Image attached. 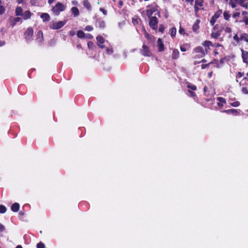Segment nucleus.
Returning <instances> with one entry per match:
<instances>
[{
    "mask_svg": "<svg viewBox=\"0 0 248 248\" xmlns=\"http://www.w3.org/2000/svg\"><path fill=\"white\" fill-rule=\"evenodd\" d=\"M65 9V6L60 2H58L51 9L53 14L55 16H59L61 12Z\"/></svg>",
    "mask_w": 248,
    "mask_h": 248,
    "instance_id": "1",
    "label": "nucleus"
},
{
    "mask_svg": "<svg viewBox=\"0 0 248 248\" xmlns=\"http://www.w3.org/2000/svg\"><path fill=\"white\" fill-rule=\"evenodd\" d=\"M239 85L242 86L241 91L242 93L248 94V79L246 77L244 78L242 81L239 83Z\"/></svg>",
    "mask_w": 248,
    "mask_h": 248,
    "instance_id": "2",
    "label": "nucleus"
},
{
    "mask_svg": "<svg viewBox=\"0 0 248 248\" xmlns=\"http://www.w3.org/2000/svg\"><path fill=\"white\" fill-rule=\"evenodd\" d=\"M140 54L145 57H151L152 56V53L149 47L146 45L143 44L142 48L140 49Z\"/></svg>",
    "mask_w": 248,
    "mask_h": 248,
    "instance_id": "3",
    "label": "nucleus"
},
{
    "mask_svg": "<svg viewBox=\"0 0 248 248\" xmlns=\"http://www.w3.org/2000/svg\"><path fill=\"white\" fill-rule=\"evenodd\" d=\"M149 9L146 10L147 16L149 18L152 17V15L158 11V6L156 4H151L147 7Z\"/></svg>",
    "mask_w": 248,
    "mask_h": 248,
    "instance_id": "4",
    "label": "nucleus"
},
{
    "mask_svg": "<svg viewBox=\"0 0 248 248\" xmlns=\"http://www.w3.org/2000/svg\"><path fill=\"white\" fill-rule=\"evenodd\" d=\"M66 20L54 22L50 26V28L52 30H58L62 28L66 24Z\"/></svg>",
    "mask_w": 248,
    "mask_h": 248,
    "instance_id": "5",
    "label": "nucleus"
},
{
    "mask_svg": "<svg viewBox=\"0 0 248 248\" xmlns=\"http://www.w3.org/2000/svg\"><path fill=\"white\" fill-rule=\"evenodd\" d=\"M149 20V24L150 27L154 30H156L157 29V24L158 23V20L156 16L150 17Z\"/></svg>",
    "mask_w": 248,
    "mask_h": 248,
    "instance_id": "6",
    "label": "nucleus"
},
{
    "mask_svg": "<svg viewBox=\"0 0 248 248\" xmlns=\"http://www.w3.org/2000/svg\"><path fill=\"white\" fill-rule=\"evenodd\" d=\"M33 35V30L32 28L29 27L24 33L25 38L27 41H31Z\"/></svg>",
    "mask_w": 248,
    "mask_h": 248,
    "instance_id": "7",
    "label": "nucleus"
},
{
    "mask_svg": "<svg viewBox=\"0 0 248 248\" xmlns=\"http://www.w3.org/2000/svg\"><path fill=\"white\" fill-rule=\"evenodd\" d=\"M193 51L196 53L200 54L201 57H204L207 55V50H204L202 46H198L193 49Z\"/></svg>",
    "mask_w": 248,
    "mask_h": 248,
    "instance_id": "8",
    "label": "nucleus"
},
{
    "mask_svg": "<svg viewBox=\"0 0 248 248\" xmlns=\"http://www.w3.org/2000/svg\"><path fill=\"white\" fill-rule=\"evenodd\" d=\"M222 14V10L219 9L218 10L214 15V16L212 17L210 23L212 26H214L217 19L219 18Z\"/></svg>",
    "mask_w": 248,
    "mask_h": 248,
    "instance_id": "9",
    "label": "nucleus"
},
{
    "mask_svg": "<svg viewBox=\"0 0 248 248\" xmlns=\"http://www.w3.org/2000/svg\"><path fill=\"white\" fill-rule=\"evenodd\" d=\"M241 51L243 62L246 64L247 66H248V51L244 50L243 48L241 49Z\"/></svg>",
    "mask_w": 248,
    "mask_h": 248,
    "instance_id": "10",
    "label": "nucleus"
},
{
    "mask_svg": "<svg viewBox=\"0 0 248 248\" xmlns=\"http://www.w3.org/2000/svg\"><path fill=\"white\" fill-rule=\"evenodd\" d=\"M241 110L240 109H229L227 110H222L221 112L226 113L228 114H232L234 116H237L239 114Z\"/></svg>",
    "mask_w": 248,
    "mask_h": 248,
    "instance_id": "11",
    "label": "nucleus"
},
{
    "mask_svg": "<svg viewBox=\"0 0 248 248\" xmlns=\"http://www.w3.org/2000/svg\"><path fill=\"white\" fill-rule=\"evenodd\" d=\"M157 45L158 48V51L159 52H162L164 50L165 46L162 39H158L157 41Z\"/></svg>",
    "mask_w": 248,
    "mask_h": 248,
    "instance_id": "12",
    "label": "nucleus"
},
{
    "mask_svg": "<svg viewBox=\"0 0 248 248\" xmlns=\"http://www.w3.org/2000/svg\"><path fill=\"white\" fill-rule=\"evenodd\" d=\"M202 46L205 47L204 50H207V54L209 53L210 49V46H212V42L210 41L206 40L202 44Z\"/></svg>",
    "mask_w": 248,
    "mask_h": 248,
    "instance_id": "13",
    "label": "nucleus"
},
{
    "mask_svg": "<svg viewBox=\"0 0 248 248\" xmlns=\"http://www.w3.org/2000/svg\"><path fill=\"white\" fill-rule=\"evenodd\" d=\"M82 4L87 11H91L92 10V5L88 0H84Z\"/></svg>",
    "mask_w": 248,
    "mask_h": 248,
    "instance_id": "14",
    "label": "nucleus"
},
{
    "mask_svg": "<svg viewBox=\"0 0 248 248\" xmlns=\"http://www.w3.org/2000/svg\"><path fill=\"white\" fill-rule=\"evenodd\" d=\"M180 53L177 49L174 48L173 49V51L171 55L172 60H176L179 57Z\"/></svg>",
    "mask_w": 248,
    "mask_h": 248,
    "instance_id": "15",
    "label": "nucleus"
},
{
    "mask_svg": "<svg viewBox=\"0 0 248 248\" xmlns=\"http://www.w3.org/2000/svg\"><path fill=\"white\" fill-rule=\"evenodd\" d=\"M217 100L219 101V102L217 103V106L219 108L222 107L224 104L226 103L225 99L222 97H217Z\"/></svg>",
    "mask_w": 248,
    "mask_h": 248,
    "instance_id": "16",
    "label": "nucleus"
},
{
    "mask_svg": "<svg viewBox=\"0 0 248 248\" xmlns=\"http://www.w3.org/2000/svg\"><path fill=\"white\" fill-rule=\"evenodd\" d=\"M40 17L44 22L48 21L50 19L49 15L46 13H42Z\"/></svg>",
    "mask_w": 248,
    "mask_h": 248,
    "instance_id": "17",
    "label": "nucleus"
},
{
    "mask_svg": "<svg viewBox=\"0 0 248 248\" xmlns=\"http://www.w3.org/2000/svg\"><path fill=\"white\" fill-rule=\"evenodd\" d=\"M36 40L40 42H42L44 40L43 33L42 31H39L36 34Z\"/></svg>",
    "mask_w": 248,
    "mask_h": 248,
    "instance_id": "18",
    "label": "nucleus"
},
{
    "mask_svg": "<svg viewBox=\"0 0 248 248\" xmlns=\"http://www.w3.org/2000/svg\"><path fill=\"white\" fill-rule=\"evenodd\" d=\"M20 205L18 203L16 202L13 204L11 206V210L14 212H17L19 209Z\"/></svg>",
    "mask_w": 248,
    "mask_h": 248,
    "instance_id": "19",
    "label": "nucleus"
},
{
    "mask_svg": "<svg viewBox=\"0 0 248 248\" xmlns=\"http://www.w3.org/2000/svg\"><path fill=\"white\" fill-rule=\"evenodd\" d=\"M71 11L75 17L79 15V11L77 7H73L71 9Z\"/></svg>",
    "mask_w": 248,
    "mask_h": 248,
    "instance_id": "20",
    "label": "nucleus"
},
{
    "mask_svg": "<svg viewBox=\"0 0 248 248\" xmlns=\"http://www.w3.org/2000/svg\"><path fill=\"white\" fill-rule=\"evenodd\" d=\"M22 16H23V17L24 19L26 20V19H29L31 18V13L29 10L26 11L24 13V14L22 15Z\"/></svg>",
    "mask_w": 248,
    "mask_h": 248,
    "instance_id": "21",
    "label": "nucleus"
},
{
    "mask_svg": "<svg viewBox=\"0 0 248 248\" xmlns=\"http://www.w3.org/2000/svg\"><path fill=\"white\" fill-rule=\"evenodd\" d=\"M144 36L148 40H149L150 41H152L154 39V38H155L154 36L153 35L148 33L145 31V30H144Z\"/></svg>",
    "mask_w": 248,
    "mask_h": 248,
    "instance_id": "22",
    "label": "nucleus"
},
{
    "mask_svg": "<svg viewBox=\"0 0 248 248\" xmlns=\"http://www.w3.org/2000/svg\"><path fill=\"white\" fill-rule=\"evenodd\" d=\"M240 0H230L229 4L232 8H234L236 7V4L239 3Z\"/></svg>",
    "mask_w": 248,
    "mask_h": 248,
    "instance_id": "23",
    "label": "nucleus"
},
{
    "mask_svg": "<svg viewBox=\"0 0 248 248\" xmlns=\"http://www.w3.org/2000/svg\"><path fill=\"white\" fill-rule=\"evenodd\" d=\"M20 20H21V18H20V17H15L13 19H11V26L12 27H14L17 22L20 21Z\"/></svg>",
    "mask_w": 248,
    "mask_h": 248,
    "instance_id": "24",
    "label": "nucleus"
},
{
    "mask_svg": "<svg viewBox=\"0 0 248 248\" xmlns=\"http://www.w3.org/2000/svg\"><path fill=\"white\" fill-rule=\"evenodd\" d=\"M241 6L248 8V0H240L238 3Z\"/></svg>",
    "mask_w": 248,
    "mask_h": 248,
    "instance_id": "25",
    "label": "nucleus"
},
{
    "mask_svg": "<svg viewBox=\"0 0 248 248\" xmlns=\"http://www.w3.org/2000/svg\"><path fill=\"white\" fill-rule=\"evenodd\" d=\"M240 41L244 40L248 43V34L246 33L241 34L240 37Z\"/></svg>",
    "mask_w": 248,
    "mask_h": 248,
    "instance_id": "26",
    "label": "nucleus"
},
{
    "mask_svg": "<svg viewBox=\"0 0 248 248\" xmlns=\"http://www.w3.org/2000/svg\"><path fill=\"white\" fill-rule=\"evenodd\" d=\"M200 23L199 20H197L196 22L192 26V30L194 32H196L199 28V24Z\"/></svg>",
    "mask_w": 248,
    "mask_h": 248,
    "instance_id": "27",
    "label": "nucleus"
},
{
    "mask_svg": "<svg viewBox=\"0 0 248 248\" xmlns=\"http://www.w3.org/2000/svg\"><path fill=\"white\" fill-rule=\"evenodd\" d=\"M23 10L22 8L21 7H17L16 9V16H22Z\"/></svg>",
    "mask_w": 248,
    "mask_h": 248,
    "instance_id": "28",
    "label": "nucleus"
},
{
    "mask_svg": "<svg viewBox=\"0 0 248 248\" xmlns=\"http://www.w3.org/2000/svg\"><path fill=\"white\" fill-rule=\"evenodd\" d=\"M170 34L172 38L175 36L176 33V29L175 27H172L170 29Z\"/></svg>",
    "mask_w": 248,
    "mask_h": 248,
    "instance_id": "29",
    "label": "nucleus"
},
{
    "mask_svg": "<svg viewBox=\"0 0 248 248\" xmlns=\"http://www.w3.org/2000/svg\"><path fill=\"white\" fill-rule=\"evenodd\" d=\"M220 35V31H217L216 32H212L211 34V36L212 38L217 39L219 36Z\"/></svg>",
    "mask_w": 248,
    "mask_h": 248,
    "instance_id": "30",
    "label": "nucleus"
},
{
    "mask_svg": "<svg viewBox=\"0 0 248 248\" xmlns=\"http://www.w3.org/2000/svg\"><path fill=\"white\" fill-rule=\"evenodd\" d=\"M77 35L79 38H84L85 37V33L81 30L78 31H77Z\"/></svg>",
    "mask_w": 248,
    "mask_h": 248,
    "instance_id": "31",
    "label": "nucleus"
},
{
    "mask_svg": "<svg viewBox=\"0 0 248 248\" xmlns=\"http://www.w3.org/2000/svg\"><path fill=\"white\" fill-rule=\"evenodd\" d=\"M96 40H97V44H103L104 43V42H105L104 38L102 36H97L96 37Z\"/></svg>",
    "mask_w": 248,
    "mask_h": 248,
    "instance_id": "32",
    "label": "nucleus"
},
{
    "mask_svg": "<svg viewBox=\"0 0 248 248\" xmlns=\"http://www.w3.org/2000/svg\"><path fill=\"white\" fill-rule=\"evenodd\" d=\"M223 16L225 20L228 21L230 18L231 15L228 11H224L223 13Z\"/></svg>",
    "mask_w": 248,
    "mask_h": 248,
    "instance_id": "33",
    "label": "nucleus"
},
{
    "mask_svg": "<svg viewBox=\"0 0 248 248\" xmlns=\"http://www.w3.org/2000/svg\"><path fill=\"white\" fill-rule=\"evenodd\" d=\"M187 87L188 89V90H192V91H196L197 90V87L196 85L191 84L190 83H188L187 85Z\"/></svg>",
    "mask_w": 248,
    "mask_h": 248,
    "instance_id": "34",
    "label": "nucleus"
},
{
    "mask_svg": "<svg viewBox=\"0 0 248 248\" xmlns=\"http://www.w3.org/2000/svg\"><path fill=\"white\" fill-rule=\"evenodd\" d=\"M203 0H196L195 1V5L199 7H202L203 6Z\"/></svg>",
    "mask_w": 248,
    "mask_h": 248,
    "instance_id": "35",
    "label": "nucleus"
},
{
    "mask_svg": "<svg viewBox=\"0 0 248 248\" xmlns=\"http://www.w3.org/2000/svg\"><path fill=\"white\" fill-rule=\"evenodd\" d=\"M7 211L6 207L3 205H0V213L3 214L5 213Z\"/></svg>",
    "mask_w": 248,
    "mask_h": 248,
    "instance_id": "36",
    "label": "nucleus"
},
{
    "mask_svg": "<svg viewBox=\"0 0 248 248\" xmlns=\"http://www.w3.org/2000/svg\"><path fill=\"white\" fill-rule=\"evenodd\" d=\"M98 24L99 27L101 29H104L106 26L105 23L104 21H103V20L99 21L98 22Z\"/></svg>",
    "mask_w": 248,
    "mask_h": 248,
    "instance_id": "37",
    "label": "nucleus"
},
{
    "mask_svg": "<svg viewBox=\"0 0 248 248\" xmlns=\"http://www.w3.org/2000/svg\"><path fill=\"white\" fill-rule=\"evenodd\" d=\"M230 105L234 107H237L240 105V103L238 101H236L232 103H230Z\"/></svg>",
    "mask_w": 248,
    "mask_h": 248,
    "instance_id": "38",
    "label": "nucleus"
},
{
    "mask_svg": "<svg viewBox=\"0 0 248 248\" xmlns=\"http://www.w3.org/2000/svg\"><path fill=\"white\" fill-rule=\"evenodd\" d=\"M244 73L241 72H238L237 73V74L236 76V81L237 82H238L237 78L242 77L244 76Z\"/></svg>",
    "mask_w": 248,
    "mask_h": 248,
    "instance_id": "39",
    "label": "nucleus"
},
{
    "mask_svg": "<svg viewBox=\"0 0 248 248\" xmlns=\"http://www.w3.org/2000/svg\"><path fill=\"white\" fill-rule=\"evenodd\" d=\"M165 28L163 24L159 25V29H158V31L159 32H160L161 33H163L165 31Z\"/></svg>",
    "mask_w": 248,
    "mask_h": 248,
    "instance_id": "40",
    "label": "nucleus"
},
{
    "mask_svg": "<svg viewBox=\"0 0 248 248\" xmlns=\"http://www.w3.org/2000/svg\"><path fill=\"white\" fill-rule=\"evenodd\" d=\"M108 55L111 54L113 53L112 47H108L106 49Z\"/></svg>",
    "mask_w": 248,
    "mask_h": 248,
    "instance_id": "41",
    "label": "nucleus"
},
{
    "mask_svg": "<svg viewBox=\"0 0 248 248\" xmlns=\"http://www.w3.org/2000/svg\"><path fill=\"white\" fill-rule=\"evenodd\" d=\"M93 27L91 25H88L85 27V30L86 31H91L93 30Z\"/></svg>",
    "mask_w": 248,
    "mask_h": 248,
    "instance_id": "42",
    "label": "nucleus"
},
{
    "mask_svg": "<svg viewBox=\"0 0 248 248\" xmlns=\"http://www.w3.org/2000/svg\"><path fill=\"white\" fill-rule=\"evenodd\" d=\"M37 248H45V244L40 242L37 244Z\"/></svg>",
    "mask_w": 248,
    "mask_h": 248,
    "instance_id": "43",
    "label": "nucleus"
},
{
    "mask_svg": "<svg viewBox=\"0 0 248 248\" xmlns=\"http://www.w3.org/2000/svg\"><path fill=\"white\" fill-rule=\"evenodd\" d=\"M5 9L2 5H0V15H1L4 13Z\"/></svg>",
    "mask_w": 248,
    "mask_h": 248,
    "instance_id": "44",
    "label": "nucleus"
},
{
    "mask_svg": "<svg viewBox=\"0 0 248 248\" xmlns=\"http://www.w3.org/2000/svg\"><path fill=\"white\" fill-rule=\"evenodd\" d=\"M233 39L234 40L236 41L237 43L239 42L240 41V37H238L236 34L233 36Z\"/></svg>",
    "mask_w": 248,
    "mask_h": 248,
    "instance_id": "45",
    "label": "nucleus"
},
{
    "mask_svg": "<svg viewBox=\"0 0 248 248\" xmlns=\"http://www.w3.org/2000/svg\"><path fill=\"white\" fill-rule=\"evenodd\" d=\"M222 46V45L218 43H214V44L212 43V46L215 47H218Z\"/></svg>",
    "mask_w": 248,
    "mask_h": 248,
    "instance_id": "46",
    "label": "nucleus"
},
{
    "mask_svg": "<svg viewBox=\"0 0 248 248\" xmlns=\"http://www.w3.org/2000/svg\"><path fill=\"white\" fill-rule=\"evenodd\" d=\"M188 91L189 93H190V95L191 97H194L196 96V93H194V92H193L190 90H188Z\"/></svg>",
    "mask_w": 248,
    "mask_h": 248,
    "instance_id": "47",
    "label": "nucleus"
},
{
    "mask_svg": "<svg viewBox=\"0 0 248 248\" xmlns=\"http://www.w3.org/2000/svg\"><path fill=\"white\" fill-rule=\"evenodd\" d=\"M240 15V13L239 12H235L232 15V17L234 18H236L239 17Z\"/></svg>",
    "mask_w": 248,
    "mask_h": 248,
    "instance_id": "48",
    "label": "nucleus"
},
{
    "mask_svg": "<svg viewBox=\"0 0 248 248\" xmlns=\"http://www.w3.org/2000/svg\"><path fill=\"white\" fill-rule=\"evenodd\" d=\"M212 62H209L207 64H202L201 65L202 69H205L206 67H207Z\"/></svg>",
    "mask_w": 248,
    "mask_h": 248,
    "instance_id": "49",
    "label": "nucleus"
},
{
    "mask_svg": "<svg viewBox=\"0 0 248 248\" xmlns=\"http://www.w3.org/2000/svg\"><path fill=\"white\" fill-rule=\"evenodd\" d=\"M179 32L181 34H185V30L181 28V27H180V29H179Z\"/></svg>",
    "mask_w": 248,
    "mask_h": 248,
    "instance_id": "50",
    "label": "nucleus"
},
{
    "mask_svg": "<svg viewBox=\"0 0 248 248\" xmlns=\"http://www.w3.org/2000/svg\"><path fill=\"white\" fill-rule=\"evenodd\" d=\"M5 230V227L3 225L0 223V233L3 232Z\"/></svg>",
    "mask_w": 248,
    "mask_h": 248,
    "instance_id": "51",
    "label": "nucleus"
},
{
    "mask_svg": "<svg viewBox=\"0 0 248 248\" xmlns=\"http://www.w3.org/2000/svg\"><path fill=\"white\" fill-rule=\"evenodd\" d=\"M99 10L103 13L104 15H107V11L103 8H100Z\"/></svg>",
    "mask_w": 248,
    "mask_h": 248,
    "instance_id": "52",
    "label": "nucleus"
},
{
    "mask_svg": "<svg viewBox=\"0 0 248 248\" xmlns=\"http://www.w3.org/2000/svg\"><path fill=\"white\" fill-rule=\"evenodd\" d=\"M243 21L245 23L246 25H248V17L245 16L244 18Z\"/></svg>",
    "mask_w": 248,
    "mask_h": 248,
    "instance_id": "53",
    "label": "nucleus"
},
{
    "mask_svg": "<svg viewBox=\"0 0 248 248\" xmlns=\"http://www.w3.org/2000/svg\"><path fill=\"white\" fill-rule=\"evenodd\" d=\"M225 31L227 33H230L232 32V29L230 27H226L225 29Z\"/></svg>",
    "mask_w": 248,
    "mask_h": 248,
    "instance_id": "54",
    "label": "nucleus"
},
{
    "mask_svg": "<svg viewBox=\"0 0 248 248\" xmlns=\"http://www.w3.org/2000/svg\"><path fill=\"white\" fill-rule=\"evenodd\" d=\"M180 50L182 52H185L187 50V49L186 48L185 46H180Z\"/></svg>",
    "mask_w": 248,
    "mask_h": 248,
    "instance_id": "55",
    "label": "nucleus"
},
{
    "mask_svg": "<svg viewBox=\"0 0 248 248\" xmlns=\"http://www.w3.org/2000/svg\"><path fill=\"white\" fill-rule=\"evenodd\" d=\"M119 8H121L124 5L123 1L122 0H120L118 2Z\"/></svg>",
    "mask_w": 248,
    "mask_h": 248,
    "instance_id": "56",
    "label": "nucleus"
},
{
    "mask_svg": "<svg viewBox=\"0 0 248 248\" xmlns=\"http://www.w3.org/2000/svg\"><path fill=\"white\" fill-rule=\"evenodd\" d=\"M200 10L199 6L194 5V10L196 13H197Z\"/></svg>",
    "mask_w": 248,
    "mask_h": 248,
    "instance_id": "57",
    "label": "nucleus"
},
{
    "mask_svg": "<svg viewBox=\"0 0 248 248\" xmlns=\"http://www.w3.org/2000/svg\"><path fill=\"white\" fill-rule=\"evenodd\" d=\"M202 57H201L200 56V54H199V53H198V54L195 55L194 56V59L201 58H202Z\"/></svg>",
    "mask_w": 248,
    "mask_h": 248,
    "instance_id": "58",
    "label": "nucleus"
},
{
    "mask_svg": "<svg viewBox=\"0 0 248 248\" xmlns=\"http://www.w3.org/2000/svg\"><path fill=\"white\" fill-rule=\"evenodd\" d=\"M93 44L92 42L91 41H89L88 43V47L90 48V47H91L93 46Z\"/></svg>",
    "mask_w": 248,
    "mask_h": 248,
    "instance_id": "59",
    "label": "nucleus"
},
{
    "mask_svg": "<svg viewBox=\"0 0 248 248\" xmlns=\"http://www.w3.org/2000/svg\"><path fill=\"white\" fill-rule=\"evenodd\" d=\"M72 3L75 5H78V1L77 0H73L72 1Z\"/></svg>",
    "mask_w": 248,
    "mask_h": 248,
    "instance_id": "60",
    "label": "nucleus"
},
{
    "mask_svg": "<svg viewBox=\"0 0 248 248\" xmlns=\"http://www.w3.org/2000/svg\"><path fill=\"white\" fill-rule=\"evenodd\" d=\"M98 46L99 47L101 48H104L105 47V46L103 45V44H98Z\"/></svg>",
    "mask_w": 248,
    "mask_h": 248,
    "instance_id": "61",
    "label": "nucleus"
},
{
    "mask_svg": "<svg viewBox=\"0 0 248 248\" xmlns=\"http://www.w3.org/2000/svg\"><path fill=\"white\" fill-rule=\"evenodd\" d=\"M55 1V0H48V3L49 4L51 5Z\"/></svg>",
    "mask_w": 248,
    "mask_h": 248,
    "instance_id": "62",
    "label": "nucleus"
},
{
    "mask_svg": "<svg viewBox=\"0 0 248 248\" xmlns=\"http://www.w3.org/2000/svg\"><path fill=\"white\" fill-rule=\"evenodd\" d=\"M5 45V42L3 41H0V46H2Z\"/></svg>",
    "mask_w": 248,
    "mask_h": 248,
    "instance_id": "63",
    "label": "nucleus"
},
{
    "mask_svg": "<svg viewBox=\"0 0 248 248\" xmlns=\"http://www.w3.org/2000/svg\"><path fill=\"white\" fill-rule=\"evenodd\" d=\"M87 38L88 39H92L93 38V36L90 34H88Z\"/></svg>",
    "mask_w": 248,
    "mask_h": 248,
    "instance_id": "64",
    "label": "nucleus"
}]
</instances>
